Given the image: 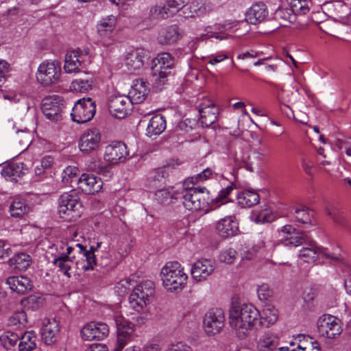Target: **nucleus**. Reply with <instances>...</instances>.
I'll list each match as a JSON object with an SVG mask.
<instances>
[{
  "mask_svg": "<svg viewBox=\"0 0 351 351\" xmlns=\"http://www.w3.org/2000/svg\"><path fill=\"white\" fill-rule=\"evenodd\" d=\"M259 311L252 304H235L229 311V324L234 328L237 336L243 339L250 330L259 329Z\"/></svg>",
  "mask_w": 351,
  "mask_h": 351,
  "instance_id": "obj_1",
  "label": "nucleus"
},
{
  "mask_svg": "<svg viewBox=\"0 0 351 351\" xmlns=\"http://www.w3.org/2000/svg\"><path fill=\"white\" fill-rule=\"evenodd\" d=\"M160 277L164 287L171 292L182 290L188 279L183 267L178 261L167 263L161 269Z\"/></svg>",
  "mask_w": 351,
  "mask_h": 351,
  "instance_id": "obj_2",
  "label": "nucleus"
},
{
  "mask_svg": "<svg viewBox=\"0 0 351 351\" xmlns=\"http://www.w3.org/2000/svg\"><path fill=\"white\" fill-rule=\"evenodd\" d=\"M82 204L76 189L62 194L58 199V215L65 221H75L81 216Z\"/></svg>",
  "mask_w": 351,
  "mask_h": 351,
  "instance_id": "obj_3",
  "label": "nucleus"
},
{
  "mask_svg": "<svg viewBox=\"0 0 351 351\" xmlns=\"http://www.w3.org/2000/svg\"><path fill=\"white\" fill-rule=\"evenodd\" d=\"M173 65L174 60L169 53H160L153 60L152 77L156 88L162 89L169 77L173 75Z\"/></svg>",
  "mask_w": 351,
  "mask_h": 351,
  "instance_id": "obj_4",
  "label": "nucleus"
},
{
  "mask_svg": "<svg viewBox=\"0 0 351 351\" xmlns=\"http://www.w3.org/2000/svg\"><path fill=\"white\" fill-rule=\"evenodd\" d=\"M182 191V204L189 210H199L206 208L209 203V191L205 187H189Z\"/></svg>",
  "mask_w": 351,
  "mask_h": 351,
  "instance_id": "obj_5",
  "label": "nucleus"
},
{
  "mask_svg": "<svg viewBox=\"0 0 351 351\" xmlns=\"http://www.w3.org/2000/svg\"><path fill=\"white\" fill-rule=\"evenodd\" d=\"M155 291L154 283L145 280L138 285L129 297V304L132 308L140 312L149 303Z\"/></svg>",
  "mask_w": 351,
  "mask_h": 351,
  "instance_id": "obj_6",
  "label": "nucleus"
},
{
  "mask_svg": "<svg viewBox=\"0 0 351 351\" xmlns=\"http://www.w3.org/2000/svg\"><path fill=\"white\" fill-rule=\"evenodd\" d=\"M96 112L95 101L90 97L79 99L72 109L71 116L73 121L84 123L90 121Z\"/></svg>",
  "mask_w": 351,
  "mask_h": 351,
  "instance_id": "obj_7",
  "label": "nucleus"
},
{
  "mask_svg": "<svg viewBox=\"0 0 351 351\" xmlns=\"http://www.w3.org/2000/svg\"><path fill=\"white\" fill-rule=\"evenodd\" d=\"M64 108L65 101L60 96L50 95L42 100L41 110L45 116L51 121L61 120Z\"/></svg>",
  "mask_w": 351,
  "mask_h": 351,
  "instance_id": "obj_8",
  "label": "nucleus"
},
{
  "mask_svg": "<svg viewBox=\"0 0 351 351\" xmlns=\"http://www.w3.org/2000/svg\"><path fill=\"white\" fill-rule=\"evenodd\" d=\"M61 76V65L57 61L44 62L38 69L37 80L44 86L59 82Z\"/></svg>",
  "mask_w": 351,
  "mask_h": 351,
  "instance_id": "obj_9",
  "label": "nucleus"
},
{
  "mask_svg": "<svg viewBox=\"0 0 351 351\" xmlns=\"http://www.w3.org/2000/svg\"><path fill=\"white\" fill-rule=\"evenodd\" d=\"M117 330V346L114 351H121L125 346L134 338V325L122 315L115 317Z\"/></svg>",
  "mask_w": 351,
  "mask_h": 351,
  "instance_id": "obj_10",
  "label": "nucleus"
},
{
  "mask_svg": "<svg viewBox=\"0 0 351 351\" xmlns=\"http://www.w3.org/2000/svg\"><path fill=\"white\" fill-rule=\"evenodd\" d=\"M133 104L128 95H112L109 98L108 107L112 116L123 119L132 111Z\"/></svg>",
  "mask_w": 351,
  "mask_h": 351,
  "instance_id": "obj_11",
  "label": "nucleus"
},
{
  "mask_svg": "<svg viewBox=\"0 0 351 351\" xmlns=\"http://www.w3.org/2000/svg\"><path fill=\"white\" fill-rule=\"evenodd\" d=\"M317 325L319 335L328 339L336 338L342 331L340 320L330 315L320 317Z\"/></svg>",
  "mask_w": 351,
  "mask_h": 351,
  "instance_id": "obj_12",
  "label": "nucleus"
},
{
  "mask_svg": "<svg viewBox=\"0 0 351 351\" xmlns=\"http://www.w3.org/2000/svg\"><path fill=\"white\" fill-rule=\"evenodd\" d=\"M225 316L221 308L210 309L204 317V328L209 335L219 333L224 326Z\"/></svg>",
  "mask_w": 351,
  "mask_h": 351,
  "instance_id": "obj_13",
  "label": "nucleus"
},
{
  "mask_svg": "<svg viewBox=\"0 0 351 351\" xmlns=\"http://www.w3.org/2000/svg\"><path fill=\"white\" fill-rule=\"evenodd\" d=\"M101 135L97 128L86 130L80 137L78 146L80 150L86 154L96 151L101 145Z\"/></svg>",
  "mask_w": 351,
  "mask_h": 351,
  "instance_id": "obj_14",
  "label": "nucleus"
},
{
  "mask_svg": "<svg viewBox=\"0 0 351 351\" xmlns=\"http://www.w3.org/2000/svg\"><path fill=\"white\" fill-rule=\"evenodd\" d=\"M108 333V326L104 322H89L81 330L82 337L86 341L102 340Z\"/></svg>",
  "mask_w": 351,
  "mask_h": 351,
  "instance_id": "obj_15",
  "label": "nucleus"
},
{
  "mask_svg": "<svg viewBox=\"0 0 351 351\" xmlns=\"http://www.w3.org/2000/svg\"><path fill=\"white\" fill-rule=\"evenodd\" d=\"M282 232L289 235L283 239V243L286 246L297 247L311 242V238L306 232L298 231L291 225L283 226Z\"/></svg>",
  "mask_w": 351,
  "mask_h": 351,
  "instance_id": "obj_16",
  "label": "nucleus"
},
{
  "mask_svg": "<svg viewBox=\"0 0 351 351\" xmlns=\"http://www.w3.org/2000/svg\"><path fill=\"white\" fill-rule=\"evenodd\" d=\"M215 262L210 259L197 261L192 266L191 274L192 278L197 282L204 281L214 271Z\"/></svg>",
  "mask_w": 351,
  "mask_h": 351,
  "instance_id": "obj_17",
  "label": "nucleus"
},
{
  "mask_svg": "<svg viewBox=\"0 0 351 351\" xmlns=\"http://www.w3.org/2000/svg\"><path fill=\"white\" fill-rule=\"evenodd\" d=\"M128 156L126 145L119 141L106 146L104 159L112 164H117L124 161Z\"/></svg>",
  "mask_w": 351,
  "mask_h": 351,
  "instance_id": "obj_18",
  "label": "nucleus"
},
{
  "mask_svg": "<svg viewBox=\"0 0 351 351\" xmlns=\"http://www.w3.org/2000/svg\"><path fill=\"white\" fill-rule=\"evenodd\" d=\"M215 230L221 237L230 238L238 233L239 223L234 216H228L217 222Z\"/></svg>",
  "mask_w": 351,
  "mask_h": 351,
  "instance_id": "obj_19",
  "label": "nucleus"
},
{
  "mask_svg": "<svg viewBox=\"0 0 351 351\" xmlns=\"http://www.w3.org/2000/svg\"><path fill=\"white\" fill-rule=\"evenodd\" d=\"M78 189L86 194L98 193L102 186L101 180L93 174L83 173L77 180Z\"/></svg>",
  "mask_w": 351,
  "mask_h": 351,
  "instance_id": "obj_20",
  "label": "nucleus"
},
{
  "mask_svg": "<svg viewBox=\"0 0 351 351\" xmlns=\"http://www.w3.org/2000/svg\"><path fill=\"white\" fill-rule=\"evenodd\" d=\"M199 121L203 126L208 127L217 119L219 110L211 101H207L199 106Z\"/></svg>",
  "mask_w": 351,
  "mask_h": 351,
  "instance_id": "obj_21",
  "label": "nucleus"
},
{
  "mask_svg": "<svg viewBox=\"0 0 351 351\" xmlns=\"http://www.w3.org/2000/svg\"><path fill=\"white\" fill-rule=\"evenodd\" d=\"M149 93L148 83L142 79H137L134 81L128 96L133 104H140L145 101Z\"/></svg>",
  "mask_w": 351,
  "mask_h": 351,
  "instance_id": "obj_22",
  "label": "nucleus"
},
{
  "mask_svg": "<svg viewBox=\"0 0 351 351\" xmlns=\"http://www.w3.org/2000/svg\"><path fill=\"white\" fill-rule=\"evenodd\" d=\"M268 16V10L263 2L253 4L246 12V21L253 25L260 23Z\"/></svg>",
  "mask_w": 351,
  "mask_h": 351,
  "instance_id": "obj_23",
  "label": "nucleus"
},
{
  "mask_svg": "<svg viewBox=\"0 0 351 351\" xmlns=\"http://www.w3.org/2000/svg\"><path fill=\"white\" fill-rule=\"evenodd\" d=\"M145 53L144 49L138 48L129 52L125 58V66L129 72L141 70L144 64Z\"/></svg>",
  "mask_w": 351,
  "mask_h": 351,
  "instance_id": "obj_24",
  "label": "nucleus"
},
{
  "mask_svg": "<svg viewBox=\"0 0 351 351\" xmlns=\"http://www.w3.org/2000/svg\"><path fill=\"white\" fill-rule=\"evenodd\" d=\"M6 283L12 291L19 294H24L32 290L33 287L32 281L24 276L8 277L6 279Z\"/></svg>",
  "mask_w": 351,
  "mask_h": 351,
  "instance_id": "obj_25",
  "label": "nucleus"
},
{
  "mask_svg": "<svg viewBox=\"0 0 351 351\" xmlns=\"http://www.w3.org/2000/svg\"><path fill=\"white\" fill-rule=\"evenodd\" d=\"M180 37L179 28L176 25H173L162 29L158 36L160 44H172L176 43Z\"/></svg>",
  "mask_w": 351,
  "mask_h": 351,
  "instance_id": "obj_26",
  "label": "nucleus"
},
{
  "mask_svg": "<svg viewBox=\"0 0 351 351\" xmlns=\"http://www.w3.org/2000/svg\"><path fill=\"white\" fill-rule=\"evenodd\" d=\"M166 128L165 117L161 114H157L154 115L149 120L147 132V135L152 136L153 135L160 134Z\"/></svg>",
  "mask_w": 351,
  "mask_h": 351,
  "instance_id": "obj_27",
  "label": "nucleus"
},
{
  "mask_svg": "<svg viewBox=\"0 0 351 351\" xmlns=\"http://www.w3.org/2000/svg\"><path fill=\"white\" fill-rule=\"evenodd\" d=\"M234 160L238 167H244L250 171H254L253 162L247 149L238 148L234 154Z\"/></svg>",
  "mask_w": 351,
  "mask_h": 351,
  "instance_id": "obj_28",
  "label": "nucleus"
},
{
  "mask_svg": "<svg viewBox=\"0 0 351 351\" xmlns=\"http://www.w3.org/2000/svg\"><path fill=\"white\" fill-rule=\"evenodd\" d=\"M238 204L242 207H252L260 201L259 195L254 190H245L237 194Z\"/></svg>",
  "mask_w": 351,
  "mask_h": 351,
  "instance_id": "obj_29",
  "label": "nucleus"
},
{
  "mask_svg": "<svg viewBox=\"0 0 351 351\" xmlns=\"http://www.w3.org/2000/svg\"><path fill=\"white\" fill-rule=\"evenodd\" d=\"M32 258L26 253H19L8 260V264L17 271H25L30 265Z\"/></svg>",
  "mask_w": 351,
  "mask_h": 351,
  "instance_id": "obj_30",
  "label": "nucleus"
},
{
  "mask_svg": "<svg viewBox=\"0 0 351 351\" xmlns=\"http://www.w3.org/2000/svg\"><path fill=\"white\" fill-rule=\"evenodd\" d=\"M278 317V310L274 306H268L263 311V316L258 317V327L268 328L274 324Z\"/></svg>",
  "mask_w": 351,
  "mask_h": 351,
  "instance_id": "obj_31",
  "label": "nucleus"
},
{
  "mask_svg": "<svg viewBox=\"0 0 351 351\" xmlns=\"http://www.w3.org/2000/svg\"><path fill=\"white\" fill-rule=\"evenodd\" d=\"M59 332V326L55 319L49 321L42 329V338L47 345H51L56 341V335Z\"/></svg>",
  "mask_w": 351,
  "mask_h": 351,
  "instance_id": "obj_32",
  "label": "nucleus"
},
{
  "mask_svg": "<svg viewBox=\"0 0 351 351\" xmlns=\"http://www.w3.org/2000/svg\"><path fill=\"white\" fill-rule=\"evenodd\" d=\"M294 219L295 221L304 225L314 226L316 223L314 219V211L309 210L306 206L295 209Z\"/></svg>",
  "mask_w": 351,
  "mask_h": 351,
  "instance_id": "obj_33",
  "label": "nucleus"
},
{
  "mask_svg": "<svg viewBox=\"0 0 351 351\" xmlns=\"http://www.w3.org/2000/svg\"><path fill=\"white\" fill-rule=\"evenodd\" d=\"M38 337L34 330L26 331L21 337L19 343V351H32L36 348Z\"/></svg>",
  "mask_w": 351,
  "mask_h": 351,
  "instance_id": "obj_34",
  "label": "nucleus"
},
{
  "mask_svg": "<svg viewBox=\"0 0 351 351\" xmlns=\"http://www.w3.org/2000/svg\"><path fill=\"white\" fill-rule=\"evenodd\" d=\"M116 27V19L112 16L103 19L97 25V33L101 38H110Z\"/></svg>",
  "mask_w": 351,
  "mask_h": 351,
  "instance_id": "obj_35",
  "label": "nucleus"
},
{
  "mask_svg": "<svg viewBox=\"0 0 351 351\" xmlns=\"http://www.w3.org/2000/svg\"><path fill=\"white\" fill-rule=\"evenodd\" d=\"M24 164L23 162H12L4 167L1 171V175L5 178H10L12 180L17 181L16 178L25 174L23 171Z\"/></svg>",
  "mask_w": 351,
  "mask_h": 351,
  "instance_id": "obj_36",
  "label": "nucleus"
},
{
  "mask_svg": "<svg viewBox=\"0 0 351 351\" xmlns=\"http://www.w3.org/2000/svg\"><path fill=\"white\" fill-rule=\"evenodd\" d=\"M80 50L71 51L65 56L64 69L66 73L76 71L81 65L79 60Z\"/></svg>",
  "mask_w": 351,
  "mask_h": 351,
  "instance_id": "obj_37",
  "label": "nucleus"
},
{
  "mask_svg": "<svg viewBox=\"0 0 351 351\" xmlns=\"http://www.w3.org/2000/svg\"><path fill=\"white\" fill-rule=\"evenodd\" d=\"M307 244L309 247H303L300 251L299 256L305 262H315L317 261L319 254H320V250L315 246V242L313 241L311 239V242Z\"/></svg>",
  "mask_w": 351,
  "mask_h": 351,
  "instance_id": "obj_38",
  "label": "nucleus"
},
{
  "mask_svg": "<svg viewBox=\"0 0 351 351\" xmlns=\"http://www.w3.org/2000/svg\"><path fill=\"white\" fill-rule=\"evenodd\" d=\"M189 2V0H169L161 8L160 12L167 14V17L173 16L187 5Z\"/></svg>",
  "mask_w": 351,
  "mask_h": 351,
  "instance_id": "obj_39",
  "label": "nucleus"
},
{
  "mask_svg": "<svg viewBox=\"0 0 351 351\" xmlns=\"http://www.w3.org/2000/svg\"><path fill=\"white\" fill-rule=\"evenodd\" d=\"M167 173L162 169H158L151 173L148 178L149 186L152 189H158L165 184Z\"/></svg>",
  "mask_w": 351,
  "mask_h": 351,
  "instance_id": "obj_40",
  "label": "nucleus"
},
{
  "mask_svg": "<svg viewBox=\"0 0 351 351\" xmlns=\"http://www.w3.org/2000/svg\"><path fill=\"white\" fill-rule=\"evenodd\" d=\"M29 210V207L25 201L21 199H14L10 206V213L12 217H22Z\"/></svg>",
  "mask_w": 351,
  "mask_h": 351,
  "instance_id": "obj_41",
  "label": "nucleus"
},
{
  "mask_svg": "<svg viewBox=\"0 0 351 351\" xmlns=\"http://www.w3.org/2000/svg\"><path fill=\"white\" fill-rule=\"evenodd\" d=\"M89 75L87 78H79L75 80L71 83V88L77 92L86 93L92 89L93 81L92 80V75L89 73H86Z\"/></svg>",
  "mask_w": 351,
  "mask_h": 351,
  "instance_id": "obj_42",
  "label": "nucleus"
},
{
  "mask_svg": "<svg viewBox=\"0 0 351 351\" xmlns=\"http://www.w3.org/2000/svg\"><path fill=\"white\" fill-rule=\"evenodd\" d=\"M177 194L174 193L173 190L169 189H158L155 193V197L156 201L163 205H167L173 202V199H177L178 197L176 196Z\"/></svg>",
  "mask_w": 351,
  "mask_h": 351,
  "instance_id": "obj_43",
  "label": "nucleus"
},
{
  "mask_svg": "<svg viewBox=\"0 0 351 351\" xmlns=\"http://www.w3.org/2000/svg\"><path fill=\"white\" fill-rule=\"evenodd\" d=\"M13 140L21 149L25 150L31 143V134L29 131L18 130Z\"/></svg>",
  "mask_w": 351,
  "mask_h": 351,
  "instance_id": "obj_44",
  "label": "nucleus"
},
{
  "mask_svg": "<svg viewBox=\"0 0 351 351\" xmlns=\"http://www.w3.org/2000/svg\"><path fill=\"white\" fill-rule=\"evenodd\" d=\"M44 299L36 295H30L27 298H24L21 300V305L29 310H36L43 304Z\"/></svg>",
  "mask_w": 351,
  "mask_h": 351,
  "instance_id": "obj_45",
  "label": "nucleus"
},
{
  "mask_svg": "<svg viewBox=\"0 0 351 351\" xmlns=\"http://www.w3.org/2000/svg\"><path fill=\"white\" fill-rule=\"evenodd\" d=\"M278 345V338L268 334L263 335L259 341V346L263 351H273L277 348Z\"/></svg>",
  "mask_w": 351,
  "mask_h": 351,
  "instance_id": "obj_46",
  "label": "nucleus"
},
{
  "mask_svg": "<svg viewBox=\"0 0 351 351\" xmlns=\"http://www.w3.org/2000/svg\"><path fill=\"white\" fill-rule=\"evenodd\" d=\"M19 339V337L16 333L6 331L0 336V342L6 350H10L16 346Z\"/></svg>",
  "mask_w": 351,
  "mask_h": 351,
  "instance_id": "obj_47",
  "label": "nucleus"
},
{
  "mask_svg": "<svg viewBox=\"0 0 351 351\" xmlns=\"http://www.w3.org/2000/svg\"><path fill=\"white\" fill-rule=\"evenodd\" d=\"M8 324L12 326H16L19 328L25 327L27 324L26 313L24 311L14 313L9 318Z\"/></svg>",
  "mask_w": 351,
  "mask_h": 351,
  "instance_id": "obj_48",
  "label": "nucleus"
},
{
  "mask_svg": "<svg viewBox=\"0 0 351 351\" xmlns=\"http://www.w3.org/2000/svg\"><path fill=\"white\" fill-rule=\"evenodd\" d=\"M83 256L86 257V265L83 267L85 271L96 269L98 260L96 259L95 252H93V246L90 247V250L84 251Z\"/></svg>",
  "mask_w": 351,
  "mask_h": 351,
  "instance_id": "obj_49",
  "label": "nucleus"
},
{
  "mask_svg": "<svg viewBox=\"0 0 351 351\" xmlns=\"http://www.w3.org/2000/svg\"><path fill=\"white\" fill-rule=\"evenodd\" d=\"M213 175V171L210 168L203 170L201 173H198L195 177H191L186 180L184 182V186L189 184V182L195 184L199 182H204L210 178Z\"/></svg>",
  "mask_w": 351,
  "mask_h": 351,
  "instance_id": "obj_50",
  "label": "nucleus"
},
{
  "mask_svg": "<svg viewBox=\"0 0 351 351\" xmlns=\"http://www.w3.org/2000/svg\"><path fill=\"white\" fill-rule=\"evenodd\" d=\"M291 7L293 12L297 14L304 15L309 11V8L305 0H293Z\"/></svg>",
  "mask_w": 351,
  "mask_h": 351,
  "instance_id": "obj_51",
  "label": "nucleus"
},
{
  "mask_svg": "<svg viewBox=\"0 0 351 351\" xmlns=\"http://www.w3.org/2000/svg\"><path fill=\"white\" fill-rule=\"evenodd\" d=\"M235 185L232 182H230L229 184L226 186L225 188H223L219 193L218 195L212 199V202L215 203L222 204L227 199L228 195L234 189Z\"/></svg>",
  "mask_w": 351,
  "mask_h": 351,
  "instance_id": "obj_52",
  "label": "nucleus"
},
{
  "mask_svg": "<svg viewBox=\"0 0 351 351\" xmlns=\"http://www.w3.org/2000/svg\"><path fill=\"white\" fill-rule=\"evenodd\" d=\"M53 264L58 267L60 271L63 272L65 276L69 278L71 277V274L69 271L73 264V261H64L62 258H54Z\"/></svg>",
  "mask_w": 351,
  "mask_h": 351,
  "instance_id": "obj_53",
  "label": "nucleus"
},
{
  "mask_svg": "<svg viewBox=\"0 0 351 351\" xmlns=\"http://www.w3.org/2000/svg\"><path fill=\"white\" fill-rule=\"evenodd\" d=\"M254 221L256 223L270 222L273 220L271 210L267 208L261 210L257 213H254Z\"/></svg>",
  "mask_w": 351,
  "mask_h": 351,
  "instance_id": "obj_54",
  "label": "nucleus"
},
{
  "mask_svg": "<svg viewBox=\"0 0 351 351\" xmlns=\"http://www.w3.org/2000/svg\"><path fill=\"white\" fill-rule=\"evenodd\" d=\"M257 294L261 300L267 301L270 300L273 295V291L267 284H263L257 289Z\"/></svg>",
  "mask_w": 351,
  "mask_h": 351,
  "instance_id": "obj_55",
  "label": "nucleus"
},
{
  "mask_svg": "<svg viewBox=\"0 0 351 351\" xmlns=\"http://www.w3.org/2000/svg\"><path fill=\"white\" fill-rule=\"evenodd\" d=\"M326 213L332 217L335 222L341 223L343 221V217L338 208L332 205H328L326 208Z\"/></svg>",
  "mask_w": 351,
  "mask_h": 351,
  "instance_id": "obj_56",
  "label": "nucleus"
},
{
  "mask_svg": "<svg viewBox=\"0 0 351 351\" xmlns=\"http://www.w3.org/2000/svg\"><path fill=\"white\" fill-rule=\"evenodd\" d=\"M189 9L192 17L202 16L206 12V7L204 4L197 1L192 2Z\"/></svg>",
  "mask_w": 351,
  "mask_h": 351,
  "instance_id": "obj_57",
  "label": "nucleus"
},
{
  "mask_svg": "<svg viewBox=\"0 0 351 351\" xmlns=\"http://www.w3.org/2000/svg\"><path fill=\"white\" fill-rule=\"evenodd\" d=\"M237 252L233 248H229L220 254L221 261L228 264H232L236 258Z\"/></svg>",
  "mask_w": 351,
  "mask_h": 351,
  "instance_id": "obj_58",
  "label": "nucleus"
},
{
  "mask_svg": "<svg viewBox=\"0 0 351 351\" xmlns=\"http://www.w3.org/2000/svg\"><path fill=\"white\" fill-rule=\"evenodd\" d=\"M110 268V260L108 256L105 258H101L100 260H98L96 267V270L97 271L104 274L106 271H108Z\"/></svg>",
  "mask_w": 351,
  "mask_h": 351,
  "instance_id": "obj_59",
  "label": "nucleus"
},
{
  "mask_svg": "<svg viewBox=\"0 0 351 351\" xmlns=\"http://www.w3.org/2000/svg\"><path fill=\"white\" fill-rule=\"evenodd\" d=\"M318 294V291L315 288H308L303 293V298L306 303H311L314 300Z\"/></svg>",
  "mask_w": 351,
  "mask_h": 351,
  "instance_id": "obj_60",
  "label": "nucleus"
},
{
  "mask_svg": "<svg viewBox=\"0 0 351 351\" xmlns=\"http://www.w3.org/2000/svg\"><path fill=\"white\" fill-rule=\"evenodd\" d=\"M10 64L5 60H0V86L4 83L9 72Z\"/></svg>",
  "mask_w": 351,
  "mask_h": 351,
  "instance_id": "obj_61",
  "label": "nucleus"
},
{
  "mask_svg": "<svg viewBox=\"0 0 351 351\" xmlns=\"http://www.w3.org/2000/svg\"><path fill=\"white\" fill-rule=\"evenodd\" d=\"M12 254L10 244L5 241L0 240V258L8 257Z\"/></svg>",
  "mask_w": 351,
  "mask_h": 351,
  "instance_id": "obj_62",
  "label": "nucleus"
},
{
  "mask_svg": "<svg viewBox=\"0 0 351 351\" xmlns=\"http://www.w3.org/2000/svg\"><path fill=\"white\" fill-rule=\"evenodd\" d=\"M228 56L226 54H217L215 56H210L208 57V63L215 64L221 62L222 60L227 59Z\"/></svg>",
  "mask_w": 351,
  "mask_h": 351,
  "instance_id": "obj_63",
  "label": "nucleus"
},
{
  "mask_svg": "<svg viewBox=\"0 0 351 351\" xmlns=\"http://www.w3.org/2000/svg\"><path fill=\"white\" fill-rule=\"evenodd\" d=\"M87 351H108V347L105 344L95 343L91 345Z\"/></svg>",
  "mask_w": 351,
  "mask_h": 351,
  "instance_id": "obj_64",
  "label": "nucleus"
}]
</instances>
